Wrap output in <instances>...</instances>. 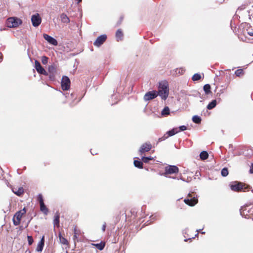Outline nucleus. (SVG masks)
<instances>
[{"instance_id":"nucleus-1","label":"nucleus","mask_w":253,"mask_h":253,"mask_svg":"<svg viewBox=\"0 0 253 253\" xmlns=\"http://www.w3.org/2000/svg\"><path fill=\"white\" fill-rule=\"evenodd\" d=\"M157 93L158 95H159L163 99L166 100L168 98L169 88V84L167 81H162L159 83Z\"/></svg>"},{"instance_id":"nucleus-2","label":"nucleus","mask_w":253,"mask_h":253,"mask_svg":"<svg viewBox=\"0 0 253 253\" xmlns=\"http://www.w3.org/2000/svg\"><path fill=\"white\" fill-rule=\"evenodd\" d=\"M184 202L190 207H193L196 205L198 202V199L196 195V193L194 192L189 193L187 197L184 200Z\"/></svg>"},{"instance_id":"nucleus-3","label":"nucleus","mask_w":253,"mask_h":253,"mask_svg":"<svg viewBox=\"0 0 253 253\" xmlns=\"http://www.w3.org/2000/svg\"><path fill=\"white\" fill-rule=\"evenodd\" d=\"M22 20L16 17H11L7 19L6 24L9 28H17L22 24Z\"/></svg>"},{"instance_id":"nucleus-4","label":"nucleus","mask_w":253,"mask_h":253,"mask_svg":"<svg viewBox=\"0 0 253 253\" xmlns=\"http://www.w3.org/2000/svg\"><path fill=\"white\" fill-rule=\"evenodd\" d=\"M249 186L241 182L235 181L230 184V188L232 191L241 192L242 190L248 189Z\"/></svg>"},{"instance_id":"nucleus-5","label":"nucleus","mask_w":253,"mask_h":253,"mask_svg":"<svg viewBox=\"0 0 253 253\" xmlns=\"http://www.w3.org/2000/svg\"><path fill=\"white\" fill-rule=\"evenodd\" d=\"M26 212V210L25 208L16 212L13 217V222L14 225L17 226L20 223L21 218Z\"/></svg>"},{"instance_id":"nucleus-6","label":"nucleus","mask_w":253,"mask_h":253,"mask_svg":"<svg viewBox=\"0 0 253 253\" xmlns=\"http://www.w3.org/2000/svg\"><path fill=\"white\" fill-rule=\"evenodd\" d=\"M179 172V169L176 166L169 165L165 168L164 175L176 174Z\"/></svg>"},{"instance_id":"nucleus-7","label":"nucleus","mask_w":253,"mask_h":253,"mask_svg":"<svg viewBox=\"0 0 253 253\" xmlns=\"http://www.w3.org/2000/svg\"><path fill=\"white\" fill-rule=\"evenodd\" d=\"M61 87L63 90H67L70 87V80L67 76H63L61 80Z\"/></svg>"},{"instance_id":"nucleus-8","label":"nucleus","mask_w":253,"mask_h":253,"mask_svg":"<svg viewBox=\"0 0 253 253\" xmlns=\"http://www.w3.org/2000/svg\"><path fill=\"white\" fill-rule=\"evenodd\" d=\"M152 148V146L150 143H145L141 146L139 150V153L142 155L145 152L149 151Z\"/></svg>"},{"instance_id":"nucleus-9","label":"nucleus","mask_w":253,"mask_h":253,"mask_svg":"<svg viewBox=\"0 0 253 253\" xmlns=\"http://www.w3.org/2000/svg\"><path fill=\"white\" fill-rule=\"evenodd\" d=\"M35 67L37 71L40 74L47 76V72L41 66L40 63L37 60L35 61Z\"/></svg>"},{"instance_id":"nucleus-10","label":"nucleus","mask_w":253,"mask_h":253,"mask_svg":"<svg viewBox=\"0 0 253 253\" xmlns=\"http://www.w3.org/2000/svg\"><path fill=\"white\" fill-rule=\"evenodd\" d=\"M158 96L157 91L156 90H152L147 92L144 96V99L146 101H148L155 98Z\"/></svg>"},{"instance_id":"nucleus-11","label":"nucleus","mask_w":253,"mask_h":253,"mask_svg":"<svg viewBox=\"0 0 253 253\" xmlns=\"http://www.w3.org/2000/svg\"><path fill=\"white\" fill-rule=\"evenodd\" d=\"M31 21L33 26L38 27L41 23L42 19L40 15L37 13L32 16Z\"/></svg>"},{"instance_id":"nucleus-12","label":"nucleus","mask_w":253,"mask_h":253,"mask_svg":"<svg viewBox=\"0 0 253 253\" xmlns=\"http://www.w3.org/2000/svg\"><path fill=\"white\" fill-rule=\"evenodd\" d=\"M106 39L107 36L106 35H102L97 37L94 41L93 44L96 46L99 47L106 41Z\"/></svg>"},{"instance_id":"nucleus-13","label":"nucleus","mask_w":253,"mask_h":253,"mask_svg":"<svg viewBox=\"0 0 253 253\" xmlns=\"http://www.w3.org/2000/svg\"><path fill=\"white\" fill-rule=\"evenodd\" d=\"M43 37L44 39L47 41L50 44L53 45H57L58 42L56 39L46 34H43Z\"/></svg>"},{"instance_id":"nucleus-14","label":"nucleus","mask_w":253,"mask_h":253,"mask_svg":"<svg viewBox=\"0 0 253 253\" xmlns=\"http://www.w3.org/2000/svg\"><path fill=\"white\" fill-rule=\"evenodd\" d=\"M13 192L17 196H20L24 193V189L23 187H20L17 189H13Z\"/></svg>"},{"instance_id":"nucleus-15","label":"nucleus","mask_w":253,"mask_h":253,"mask_svg":"<svg viewBox=\"0 0 253 253\" xmlns=\"http://www.w3.org/2000/svg\"><path fill=\"white\" fill-rule=\"evenodd\" d=\"M60 19L63 23L67 24L70 22V19L69 17L65 13H62L61 14Z\"/></svg>"},{"instance_id":"nucleus-16","label":"nucleus","mask_w":253,"mask_h":253,"mask_svg":"<svg viewBox=\"0 0 253 253\" xmlns=\"http://www.w3.org/2000/svg\"><path fill=\"white\" fill-rule=\"evenodd\" d=\"M123 36L124 35L121 29H118L116 33V38L117 41L122 40Z\"/></svg>"},{"instance_id":"nucleus-17","label":"nucleus","mask_w":253,"mask_h":253,"mask_svg":"<svg viewBox=\"0 0 253 253\" xmlns=\"http://www.w3.org/2000/svg\"><path fill=\"white\" fill-rule=\"evenodd\" d=\"M59 238L60 240V242L64 245L68 246L69 245V242L68 240L65 238L64 237L62 236L61 233H59Z\"/></svg>"},{"instance_id":"nucleus-18","label":"nucleus","mask_w":253,"mask_h":253,"mask_svg":"<svg viewBox=\"0 0 253 253\" xmlns=\"http://www.w3.org/2000/svg\"><path fill=\"white\" fill-rule=\"evenodd\" d=\"M59 218L60 215L58 212H56L54 216V219L53 221V224L54 226H56L57 227L59 226Z\"/></svg>"},{"instance_id":"nucleus-19","label":"nucleus","mask_w":253,"mask_h":253,"mask_svg":"<svg viewBox=\"0 0 253 253\" xmlns=\"http://www.w3.org/2000/svg\"><path fill=\"white\" fill-rule=\"evenodd\" d=\"M48 72L52 75H54L56 73V67L54 65H51L48 67Z\"/></svg>"},{"instance_id":"nucleus-20","label":"nucleus","mask_w":253,"mask_h":253,"mask_svg":"<svg viewBox=\"0 0 253 253\" xmlns=\"http://www.w3.org/2000/svg\"><path fill=\"white\" fill-rule=\"evenodd\" d=\"M74 236H73V239L74 240V241L75 242L76 241H78V238L80 236V231L79 230H77L76 229V228H75L74 229Z\"/></svg>"},{"instance_id":"nucleus-21","label":"nucleus","mask_w":253,"mask_h":253,"mask_svg":"<svg viewBox=\"0 0 253 253\" xmlns=\"http://www.w3.org/2000/svg\"><path fill=\"white\" fill-rule=\"evenodd\" d=\"M200 159L202 160H205L208 158L209 154L207 151H202L200 155Z\"/></svg>"},{"instance_id":"nucleus-22","label":"nucleus","mask_w":253,"mask_h":253,"mask_svg":"<svg viewBox=\"0 0 253 253\" xmlns=\"http://www.w3.org/2000/svg\"><path fill=\"white\" fill-rule=\"evenodd\" d=\"M40 210L45 214H47L48 212V210L44 203L40 204Z\"/></svg>"},{"instance_id":"nucleus-23","label":"nucleus","mask_w":253,"mask_h":253,"mask_svg":"<svg viewBox=\"0 0 253 253\" xmlns=\"http://www.w3.org/2000/svg\"><path fill=\"white\" fill-rule=\"evenodd\" d=\"M216 105V100H213L211 102H210L207 106V109L209 110H211L214 108Z\"/></svg>"},{"instance_id":"nucleus-24","label":"nucleus","mask_w":253,"mask_h":253,"mask_svg":"<svg viewBox=\"0 0 253 253\" xmlns=\"http://www.w3.org/2000/svg\"><path fill=\"white\" fill-rule=\"evenodd\" d=\"M133 163L135 167H137L139 169L143 168V164L142 162L138 160H134Z\"/></svg>"},{"instance_id":"nucleus-25","label":"nucleus","mask_w":253,"mask_h":253,"mask_svg":"<svg viewBox=\"0 0 253 253\" xmlns=\"http://www.w3.org/2000/svg\"><path fill=\"white\" fill-rule=\"evenodd\" d=\"M179 132L178 128H174L172 129L171 130L168 131V134L169 135V136H173V135L175 134L176 133H178Z\"/></svg>"},{"instance_id":"nucleus-26","label":"nucleus","mask_w":253,"mask_h":253,"mask_svg":"<svg viewBox=\"0 0 253 253\" xmlns=\"http://www.w3.org/2000/svg\"><path fill=\"white\" fill-rule=\"evenodd\" d=\"M204 90L206 94H209L211 92V85L209 84H206L204 86Z\"/></svg>"},{"instance_id":"nucleus-27","label":"nucleus","mask_w":253,"mask_h":253,"mask_svg":"<svg viewBox=\"0 0 253 253\" xmlns=\"http://www.w3.org/2000/svg\"><path fill=\"white\" fill-rule=\"evenodd\" d=\"M235 74L236 75V76L237 77H241V76H242L244 75V70L242 69H237L235 72Z\"/></svg>"},{"instance_id":"nucleus-28","label":"nucleus","mask_w":253,"mask_h":253,"mask_svg":"<svg viewBox=\"0 0 253 253\" xmlns=\"http://www.w3.org/2000/svg\"><path fill=\"white\" fill-rule=\"evenodd\" d=\"M192 121L196 124H200L201 122V119L198 116H194L192 118Z\"/></svg>"},{"instance_id":"nucleus-29","label":"nucleus","mask_w":253,"mask_h":253,"mask_svg":"<svg viewBox=\"0 0 253 253\" xmlns=\"http://www.w3.org/2000/svg\"><path fill=\"white\" fill-rule=\"evenodd\" d=\"M201 76L200 75V74H195L192 78V79L193 81H199L201 79Z\"/></svg>"},{"instance_id":"nucleus-30","label":"nucleus","mask_w":253,"mask_h":253,"mask_svg":"<svg viewBox=\"0 0 253 253\" xmlns=\"http://www.w3.org/2000/svg\"><path fill=\"white\" fill-rule=\"evenodd\" d=\"M95 246H96V247L97 248V249L101 251V250H102L104 248L105 243L101 242L100 243L95 244Z\"/></svg>"},{"instance_id":"nucleus-31","label":"nucleus","mask_w":253,"mask_h":253,"mask_svg":"<svg viewBox=\"0 0 253 253\" xmlns=\"http://www.w3.org/2000/svg\"><path fill=\"white\" fill-rule=\"evenodd\" d=\"M228 173L229 172H228V169L226 168H223L221 170V174L222 176H224V177L227 176L228 174Z\"/></svg>"},{"instance_id":"nucleus-32","label":"nucleus","mask_w":253,"mask_h":253,"mask_svg":"<svg viewBox=\"0 0 253 253\" xmlns=\"http://www.w3.org/2000/svg\"><path fill=\"white\" fill-rule=\"evenodd\" d=\"M153 160V158L151 157H143L142 158V160L143 162H144L145 163H147L149 162V161L150 160Z\"/></svg>"},{"instance_id":"nucleus-33","label":"nucleus","mask_w":253,"mask_h":253,"mask_svg":"<svg viewBox=\"0 0 253 253\" xmlns=\"http://www.w3.org/2000/svg\"><path fill=\"white\" fill-rule=\"evenodd\" d=\"M43 243L40 242L38 245L37 251L38 252H41L43 249Z\"/></svg>"},{"instance_id":"nucleus-34","label":"nucleus","mask_w":253,"mask_h":253,"mask_svg":"<svg viewBox=\"0 0 253 253\" xmlns=\"http://www.w3.org/2000/svg\"><path fill=\"white\" fill-rule=\"evenodd\" d=\"M162 115H169V110L168 107L164 108L162 112Z\"/></svg>"},{"instance_id":"nucleus-35","label":"nucleus","mask_w":253,"mask_h":253,"mask_svg":"<svg viewBox=\"0 0 253 253\" xmlns=\"http://www.w3.org/2000/svg\"><path fill=\"white\" fill-rule=\"evenodd\" d=\"M38 200L39 202L40 205L44 203L43 197L42 194H39L38 196Z\"/></svg>"},{"instance_id":"nucleus-36","label":"nucleus","mask_w":253,"mask_h":253,"mask_svg":"<svg viewBox=\"0 0 253 253\" xmlns=\"http://www.w3.org/2000/svg\"><path fill=\"white\" fill-rule=\"evenodd\" d=\"M48 58L45 56L42 57V62L43 64H47L48 63Z\"/></svg>"},{"instance_id":"nucleus-37","label":"nucleus","mask_w":253,"mask_h":253,"mask_svg":"<svg viewBox=\"0 0 253 253\" xmlns=\"http://www.w3.org/2000/svg\"><path fill=\"white\" fill-rule=\"evenodd\" d=\"M123 19H124V16L123 15H121L119 17V20H118V21L116 23V26L120 25L122 23V21H123Z\"/></svg>"},{"instance_id":"nucleus-38","label":"nucleus","mask_w":253,"mask_h":253,"mask_svg":"<svg viewBox=\"0 0 253 253\" xmlns=\"http://www.w3.org/2000/svg\"><path fill=\"white\" fill-rule=\"evenodd\" d=\"M169 137V136L168 135V132H167L163 137H162L159 139V141H162L165 140V139L168 138Z\"/></svg>"},{"instance_id":"nucleus-39","label":"nucleus","mask_w":253,"mask_h":253,"mask_svg":"<svg viewBox=\"0 0 253 253\" xmlns=\"http://www.w3.org/2000/svg\"><path fill=\"white\" fill-rule=\"evenodd\" d=\"M27 238L29 244L30 245H32V243H33V239L32 237L31 236H28Z\"/></svg>"},{"instance_id":"nucleus-40","label":"nucleus","mask_w":253,"mask_h":253,"mask_svg":"<svg viewBox=\"0 0 253 253\" xmlns=\"http://www.w3.org/2000/svg\"><path fill=\"white\" fill-rule=\"evenodd\" d=\"M178 71V73L180 74V75H182L183 74L184 72V70H183L181 68H180V69H176V70H175V72L177 73V72Z\"/></svg>"},{"instance_id":"nucleus-41","label":"nucleus","mask_w":253,"mask_h":253,"mask_svg":"<svg viewBox=\"0 0 253 253\" xmlns=\"http://www.w3.org/2000/svg\"><path fill=\"white\" fill-rule=\"evenodd\" d=\"M187 129V127L185 126H179L178 131H184Z\"/></svg>"},{"instance_id":"nucleus-42","label":"nucleus","mask_w":253,"mask_h":253,"mask_svg":"<svg viewBox=\"0 0 253 253\" xmlns=\"http://www.w3.org/2000/svg\"><path fill=\"white\" fill-rule=\"evenodd\" d=\"M106 227V223H104V224L102 225V230L103 232H104L105 231Z\"/></svg>"},{"instance_id":"nucleus-43","label":"nucleus","mask_w":253,"mask_h":253,"mask_svg":"<svg viewBox=\"0 0 253 253\" xmlns=\"http://www.w3.org/2000/svg\"><path fill=\"white\" fill-rule=\"evenodd\" d=\"M250 173H253V163L252 164V165L251 166V168L250 169Z\"/></svg>"},{"instance_id":"nucleus-44","label":"nucleus","mask_w":253,"mask_h":253,"mask_svg":"<svg viewBox=\"0 0 253 253\" xmlns=\"http://www.w3.org/2000/svg\"><path fill=\"white\" fill-rule=\"evenodd\" d=\"M41 243H43V244H44V237L43 236L42 238L41 239V240L40 241Z\"/></svg>"},{"instance_id":"nucleus-45","label":"nucleus","mask_w":253,"mask_h":253,"mask_svg":"<svg viewBox=\"0 0 253 253\" xmlns=\"http://www.w3.org/2000/svg\"><path fill=\"white\" fill-rule=\"evenodd\" d=\"M248 34L250 36H253V31L248 32Z\"/></svg>"},{"instance_id":"nucleus-46","label":"nucleus","mask_w":253,"mask_h":253,"mask_svg":"<svg viewBox=\"0 0 253 253\" xmlns=\"http://www.w3.org/2000/svg\"><path fill=\"white\" fill-rule=\"evenodd\" d=\"M0 59L1 60H2V55L1 53H0Z\"/></svg>"},{"instance_id":"nucleus-47","label":"nucleus","mask_w":253,"mask_h":253,"mask_svg":"<svg viewBox=\"0 0 253 253\" xmlns=\"http://www.w3.org/2000/svg\"><path fill=\"white\" fill-rule=\"evenodd\" d=\"M78 3H79L82 1V0H78Z\"/></svg>"}]
</instances>
